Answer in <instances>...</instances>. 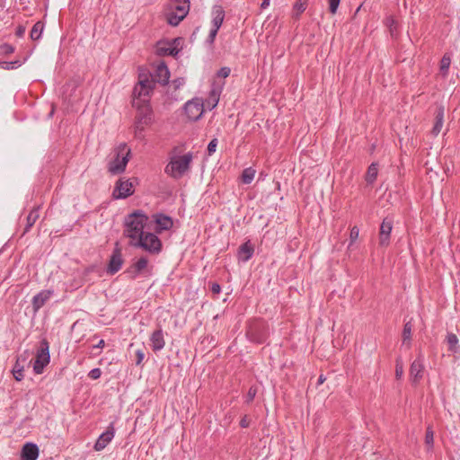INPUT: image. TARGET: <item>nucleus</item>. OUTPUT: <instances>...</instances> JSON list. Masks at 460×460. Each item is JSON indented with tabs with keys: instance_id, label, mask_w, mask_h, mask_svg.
I'll list each match as a JSON object with an SVG mask.
<instances>
[{
	"instance_id": "4be33fe9",
	"label": "nucleus",
	"mask_w": 460,
	"mask_h": 460,
	"mask_svg": "<svg viewBox=\"0 0 460 460\" xmlns=\"http://www.w3.org/2000/svg\"><path fill=\"white\" fill-rule=\"evenodd\" d=\"M39 456V447L36 444L26 443L21 452L22 460H37Z\"/></svg>"
},
{
	"instance_id": "58836bf2",
	"label": "nucleus",
	"mask_w": 460,
	"mask_h": 460,
	"mask_svg": "<svg viewBox=\"0 0 460 460\" xmlns=\"http://www.w3.org/2000/svg\"><path fill=\"white\" fill-rule=\"evenodd\" d=\"M256 394H257V387L254 385L251 386L246 394L245 402L247 404H250L254 400Z\"/></svg>"
},
{
	"instance_id": "79ce46f5",
	"label": "nucleus",
	"mask_w": 460,
	"mask_h": 460,
	"mask_svg": "<svg viewBox=\"0 0 460 460\" xmlns=\"http://www.w3.org/2000/svg\"><path fill=\"white\" fill-rule=\"evenodd\" d=\"M217 146V139L213 138L212 140H210V142L208 145V148H207L208 155H212L216 152Z\"/></svg>"
},
{
	"instance_id": "c03bdc74",
	"label": "nucleus",
	"mask_w": 460,
	"mask_h": 460,
	"mask_svg": "<svg viewBox=\"0 0 460 460\" xmlns=\"http://www.w3.org/2000/svg\"><path fill=\"white\" fill-rule=\"evenodd\" d=\"M0 49H1V52L4 55H9V54H12L14 52V48L8 43L2 44L0 46Z\"/></svg>"
},
{
	"instance_id": "e433bc0d",
	"label": "nucleus",
	"mask_w": 460,
	"mask_h": 460,
	"mask_svg": "<svg viewBox=\"0 0 460 460\" xmlns=\"http://www.w3.org/2000/svg\"><path fill=\"white\" fill-rule=\"evenodd\" d=\"M186 16H182V15H180L178 13H175L174 12H172L169 15H168V23L172 25V26H176L178 25Z\"/></svg>"
},
{
	"instance_id": "1a4fd4ad",
	"label": "nucleus",
	"mask_w": 460,
	"mask_h": 460,
	"mask_svg": "<svg viewBox=\"0 0 460 460\" xmlns=\"http://www.w3.org/2000/svg\"><path fill=\"white\" fill-rule=\"evenodd\" d=\"M151 270L148 268V259L146 256H141L136 261L131 263L124 271V274L130 280H135L140 275L150 274Z\"/></svg>"
},
{
	"instance_id": "cd10ccee",
	"label": "nucleus",
	"mask_w": 460,
	"mask_h": 460,
	"mask_svg": "<svg viewBox=\"0 0 460 460\" xmlns=\"http://www.w3.org/2000/svg\"><path fill=\"white\" fill-rule=\"evenodd\" d=\"M378 174V164L376 163H372L367 171L365 180L367 184H373L376 180Z\"/></svg>"
},
{
	"instance_id": "2eb2a0df",
	"label": "nucleus",
	"mask_w": 460,
	"mask_h": 460,
	"mask_svg": "<svg viewBox=\"0 0 460 460\" xmlns=\"http://www.w3.org/2000/svg\"><path fill=\"white\" fill-rule=\"evenodd\" d=\"M115 435V429L113 426V423H111L110 426L107 428L106 431L102 433L99 438H97L93 449L95 451H102L103 450L107 445L113 439Z\"/></svg>"
},
{
	"instance_id": "c85d7f7f",
	"label": "nucleus",
	"mask_w": 460,
	"mask_h": 460,
	"mask_svg": "<svg viewBox=\"0 0 460 460\" xmlns=\"http://www.w3.org/2000/svg\"><path fill=\"white\" fill-rule=\"evenodd\" d=\"M451 64V55L449 53H445L440 60L439 70L444 78H446L448 75V70Z\"/></svg>"
},
{
	"instance_id": "5fc2aeb1",
	"label": "nucleus",
	"mask_w": 460,
	"mask_h": 460,
	"mask_svg": "<svg viewBox=\"0 0 460 460\" xmlns=\"http://www.w3.org/2000/svg\"><path fill=\"white\" fill-rule=\"evenodd\" d=\"M270 0H262L261 4V9H266L269 7L270 5Z\"/></svg>"
},
{
	"instance_id": "f704fd0d",
	"label": "nucleus",
	"mask_w": 460,
	"mask_h": 460,
	"mask_svg": "<svg viewBox=\"0 0 460 460\" xmlns=\"http://www.w3.org/2000/svg\"><path fill=\"white\" fill-rule=\"evenodd\" d=\"M425 444L429 449L433 447L434 445V431L431 426H428L425 434Z\"/></svg>"
},
{
	"instance_id": "b1692460",
	"label": "nucleus",
	"mask_w": 460,
	"mask_h": 460,
	"mask_svg": "<svg viewBox=\"0 0 460 460\" xmlns=\"http://www.w3.org/2000/svg\"><path fill=\"white\" fill-rule=\"evenodd\" d=\"M171 8L175 13L186 16L190 10V0H171Z\"/></svg>"
},
{
	"instance_id": "c9c22d12",
	"label": "nucleus",
	"mask_w": 460,
	"mask_h": 460,
	"mask_svg": "<svg viewBox=\"0 0 460 460\" xmlns=\"http://www.w3.org/2000/svg\"><path fill=\"white\" fill-rule=\"evenodd\" d=\"M13 374L16 381H21L23 379V367L19 364L18 360L15 362Z\"/></svg>"
},
{
	"instance_id": "bb28decb",
	"label": "nucleus",
	"mask_w": 460,
	"mask_h": 460,
	"mask_svg": "<svg viewBox=\"0 0 460 460\" xmlns=\"http://www.w3.org/2000/svg\"><path fill=\"white\" fill-rule=\"evenodd\" d=\"M446 341H447L449 351H451L453 353H457L460 351L459 341H458L457 336L455 333H453V332L447 333Z\"/></svg>"
},
{
	"instance_id": "4d7b16f0",
	"label": "nucleus",
	"mask_w": 460,
	"mask_h": 460,
	"mask_svg": "<svg viewBox=\"0 0 460 460\" xmlns=\"http://www.w3.org/2000/svg\"><path fill=\"white\" fill-rule=\"evenodd\" d=\"M394 22V18H393V17H388V18L386 19V24H387V25H390V26H391Z\"/></svg>"
},
{
	"instance_id": "4c0bfd02",
	"label": "nucleus",
	"mask_w": 460,
	"mask_h": 460,
	"mask_svg": "<svg viewBox=\"0 0 460 460\" xmlns=\"http://www.w3.org/2000/svg\"><path fill=\"white\" fill-rule=\"evenodd\" d=\"M21 66V62L19 60L6 62V61H0V68L4 70H10L16 68Z\"/></svg>"
},
{
	"instance_id": "7c9ffc66",
	"label": "nucleus",
	"mask_w": 460,
	"mask_h": 460,
	"mask_svg": "<svg viewBox=\"0 0 460 460\" xmlns=\"http://www.w3.org/2000/svg\"><path fill=\"white\" fill-rule=\"evenodd\" d=\"M38 218L39 211L37 209L31 210L26 218V226L24 228V233H27L31 228V226L35 224Z\"/></svg>"
},
{
	"instance_id": "37998d69",
	"label": "nucleus",
	"mask_w": 460,
	"mask_h": 460,
	"mask_svg": "<svg viewBox=\"0 0 460 460\" xmlns=\"http://www.w3.org/2000/svg\"><path fill=\"white\" fill-rule=\"evenodd\" d=\"M329 3V11L331 13H336L338 7L340 5L341 0H328Z\"/></svg>"
},
{
	"instance_id": "5701e85b",
	"label": "nucleus",
	"mask_w": 460,
	"mask_h": 460,
	"mask_svg": "<svg viewBox=\"0 0 460 460\" xmlns=\"http://www.w3.org/2000/svg\"><path fill=\"white\" fill-rule=\"evenodd\" d=\"M444 106L439 105L435 111V123L431 130L432 135L438 136L440 133L444 124Z\"/></svg>"
},
{
	"instance_id": "f03ea898",
	"label": "nucleus",
	"mask_w": 460,
	"mask_h": 460,
	"mask_svg": "<svg viewBox=\"0 0 460 460\" xmlns=\"http://www.w3.org/2000/svg\"><path fill=\"white\" fill-rule=\"evenodd\" d=\"M147 221V216L141 210H137L125 218V229L123 234L130 239V246L131 243L136 242L140 238V236H143V234L146 233L144 231V228Z\"/></svg>"
},
{
	"instance_id": "603ef678",
	"label": "nucleus",
	"mask_w": 460,
	"mask_h": 460,
	"mask_svg": "<svg viewBox=\"0 0 460 460\" xmlns=\"http://www.w3.org/2000/svg\"><path fill=\"white\" fill-rule=\"evenodd\" d=\"M250 425V419L247 415H244L240 420V426L242 428H248Z\"/></svg>"
},
{
	"instance_id": "a18cd8bd",
	"label": "nucleus",
	"mask_w": 460,
	"mask_h": 460,
	"mask_svg": "<svg viewBox=\"0 0 460 460\" xmlns=\"http://www.w3.org/2000/svg\"><path fill=\"white\" fill-rule=\"evenodd\" d=\"M358 235L359 229L358 226H355L350 229L349 233L350 244H352L358 238Z\"/></svg>"
},
{
	"instance_id": "2f4dec72",
	"label": "nucleus",
	"mask_w": 460,
	"mask_h": 460,
	"mask_svg": "<svg viewBox=\"0 0 460 460\" xmlns=\"http://www.w3.org/2000/svg\"><path fill=\"white\" fill-rule=\"evenodd\" d=\"M43 23L41 22H37L31 31V33H30V36L32 40H37L40 38L41 36V33L43 31Z\"/></svg>"
},
{
	"instance_id": "6ab92c4d",
	"label": "nucleus",
	"mask_w": 460,
	"mask_h": 460,
	"mask_svg": "<svg viewBox=\"0 0 460 460\" xmlns=\"http://www.w3.org/2000/svg\"><path fill=\"white\" fill-rule=\"evenodd\" d=\"M155 222L156 224L155 232L161 234L163 231L169 230L173 226V221L171 217L159 213L154 215Z\"/></svg>"
},
{
	"instance_id": "aec40b11",
	"label": "nucleus",
	"mask_w": 460,
	"mask_h": 460,
	"mask_svg": "<svg viewBox=\"0 0 460 460\" xmlns=\"http://www.w3.org/2000/svg\"><path fill=\"white\" fill-rule=\"evenodd\" d=\"M150 342L152 349L155 352L160 351L165 346V341L164 337V332L161 327L154 331L150 336Z\"/></svg>"
},
{
	"instance_id": "8fccbe9b",
	"label": "nucleus",
	"mask_w": 460,
	"mask_h": 460,
	"mask_svg": "<svg viewBox=\"0 0 460 460\" xmlns=\"http://www.w3.org/2000/svg\"><path fill=\"white\" fill-rule=\"evenodd\" d=\"M210 290L213 294L218 295L221 292V287L218 283L213 282L211 283Z\"/></svg>"
},
{
	"instance_id": "9d476101",
	"label": "nucleus",
	"mask_w": 460,
	"mask_h": 460,
	"mask_svg": "<svg viewBox=\"0 0 460 460\" xmlns=\"http://www.w3.org/2000/svg\"><path fill=\"white\" fill-rule=\"evenodd\" d=\"M123 263L124 259L122 256L121 248L119 247V243H116L107 266V273L109 275L116 274L121 269Z\"/></svg>"
},
{
	"instance_id": "49530a36",
	"label": "nucleus",
	"mask_w": 460,
	"mask_h": 460,
	"mask_svg": "<svg viewBox=\"0 0 460 460\" xmlns=\"http://www.w3.org/2000/svg\"><path fill=\"white\" fill-rule=\"evenodd\" d=\"M230 73H231V69L227 66H224V67H221L217 71V75L218 77L226 78L229 76Z\"/></svg>"
},
{
	"instance_id": "0eeeda50",
	"label": "nucleus",
	"mask_w": 460,
	"mask_h": 460,
	"mask_svg": "<svg viewBox=\"0 0 460 460\" xmlns=\"http://www.w3.org/2000/svg\"><path fill=\"white\" fill-rule=\"evenodd\" d=\"M246 335L250 341L255 343H263L268 337V327L262 320H253L249 323Z\"/></svg>"
},
{
	"instance_id": "a19ab883",
	"label": "nucleus",
	"mask_w": 460,
	"mask_h": 460,
	"mask_svg": "<svg viewBox=\"0 0 460 460\" xmlns=\"http://www.w3.org/2000/svg\"><path fill=\"white\" fill-rule=\"evenodd\" d=\"M402 375H403V365H402L401 358H397L396 365H395V377L397 379H400V378H402Z\"/></svg>"
},
{
	"instance_id": "a878e982",
	"label": "nucleus",
	"mask_w": 460,
	"mask_h": 460,
	"mask_svg": "<svg viewBox=\"0 0 460 460\" xmlns=\"http://www.w3.org/2000/svg\"><path fill=\"white\" fill-rule=\"evenodd\" d=\"M308 5V0H296L292 7V18L298 21L301 14L306 10Z\"/></svg>"
},
{
	"instance_id": "f3484780",
	"label": "nucleus",
	"mask_w": 460,
	"mask_h": 460,
	"mask_svg": "<svg viewBox=\"0 0 460 460\" xmlns=\"http://www.w3.org/2000/svg\"><path fill=\"white\" fill-rule=\"evenodd\" d=\"M53 295L52 290L44 289L32 297L31 305L33 312L37 313L49 301Z\"/></svg>"
},
{
	"instance_id": "c756f323",
	"label": "nucleus",
	"mask_w": 460,
	"mask_h": 460,
	"mask_svg": "<svg viewBox=\"0 0 460 460\" xmlns=\"http://www.w3.org/2000/svg\"><path fill=\"white\" fill-rule=\"evenodd\" d=\"M219 102V92L216 89H212L209 94V97L207 99L206 105L209 110H213Z\"/></svg>"
},
{
	"instance_id": "6e6d98bb",
	"label": "nucleus",
	"mask_w": 460,
	"mask_h": 460,
	"mask_svg": "<svg viewBox=\"0 0 460 460\" xmlns=\"http://www.w3.org/2000/svg\"><path fill=\"white\" fill-rule=\"evenodd\" d=\"M104 345H105V341L103 340H101L94 347L102 349L104 347Z\"/></svg>"
},
{
	"instance_id": "39448f33",
	"label": "nucleus",
	"mask_w": 460,
	"mask_h": 460,
	"mask_svg": "<svg viewBox=\"0 0 460 460\" xmlns=\"http://www.w3.org/2000/svg\"><path fill=\"white\" fill-rule=\"evenodd\" d=\"M155 88V80L149 79L147 74L140 73L138 75V83L133 89V101H139L140 103L150 104L149 98Z\"/></svg>"
},
{
	"instance_id": "3c124183",
	"label": "nucleus",
	"mask_w": 460,
	"mask_h": 460,
	"mask_svg": "<svg viewBox=\"0 0 460 460\" xmlns=\"http://www.w3.org/2000/svg\"><path fill=\"white\" fill-rule=\"evenodd\" d=\"M136 358H137L136 364L137 365H140L141 362L143 361L144 358H145V354H144L143 350L137 349L136 351Z\"/></svg>"
},
{
	"instance_id": "7ed1b4c3",
	"label": "nucleus",
	"mask_w": 460,
	"mask_h": 460,
	"mask_svg": "<svg viewBox=\"0 0 460 460\" xmlns=\"http://www.w3.org/2000/svg\"><path fill=\"white\" fill-rule=\"evenodd\" d=\"M132 105L137 111L134 122L135 137L143 139L145 137L143 134L145 128L151 125L154 121V112L150 104L144 105L139 101H134Z\"/></svg>"
},
{
	"instance_id": "864d4df0",
	"label": "nucleus",
	"mask_w": 460,
	"mask_h": 460,
	"mask_svg": "<svg viewBox=\"0 0 460 460\" xmlns=\"http://www.w3.org/2000/svg\"><path fill=\"white\" fill-rule=\"evenodd\" d=\"M24 32H25V28L23 26H18L17 29H16L15 34L18 37H22Z\"/></svg>"
},
{
	"instance_id": "9b49d317",
	"label": "nucleus",
	"mask_w": 460,
	"mask_h": 460,
	"mask_svg": "<svg viewBox=\"0 0 460 460\" xmlns=\"http://www.w3.org/2000/svg\"><path fill=\"white\" fill-rule=\"evenodd\" d=\"M184 111L190 120L196 121L203 114L204 103L199 99L188 101L184 105Z\"/></svg>"
},
{
	"instance_id": "393cba45",
	"label": "nucleus",
	"mask_w": 460,
	"mask_h": 460,
	"mask_svg": "<svg viewBox=\"0 0 460 460\" xmlns=\"http://www.w3.org/2000/svg\"><path fill=\"white\" fill-rule=\"evenodd\" d=\"M212 28L219 30L225 19V11L223 7L220 5H215L212 9Z\"/></svg>"
},
{
	"instance_id": "09e8293b",
	"label": "nucleus",
	"mask_w": 460,
	"mask_h": 460,
	"mask_svg": "<svg viewBox=\"0 0 460 460\" xmlns=\"http://www.w3.org/2000/svg\"><path fill=\"white\" fill-rule=\"evenodd\" d=\"M184 83H185L184 78L179 77V78L172 80V84L174 90H178L184 84Z\"/></svg>"
},
{
	"instance_id": "4468645a",
	"label": "nucleus",
	"mask_w": 460,
	"mask_h": 460,
	"mask_svg": "<svg viewBox=\"0 0 460 460\" xmlns=\"http://www.w3.org/2000/svg\"><path fill=\"white\" fill-rule=\"evenodd\" d=\"M394 221L390 217H385L380 226L379 244L381 246H388L390 243V235L393 230Z\"/></svg>"
},
{
	"instance_id": "13d9d810",
	"label": "nucleus",
	"mask_w": 460,
	"mask_h": 460,
	"mask_svg": "<svg viewBox=\"0 0 460 460\" xmlns=\"http://www.w3.org/2000/svg\"><path fill=\"white\" fill-rule=\"evenodd\" d=\"M324 381H325V377L323 376V375H320L318 377V385L323 384Z\"/></svg>"
},
{
	"instance_id": "f257e3e1",
	"label": "nucleus",
	"mask_w": 460,
	"mask_h": 460,
	"mask_svg": "<svg viewBox=\"0 0 460 460\" xmlns=\"http://www.w3.org/2000/svg\"><path fill=\"white\" fill-rule=\"evenodd\" d=\"M180 148L175 146L169 153V162L164 168V172L174 180L183 177L190 170L193 161V153L188 152L179 155Z\"/></svg>"
},
{
	"instance_id": "473e14b6",
	"label": "nucleus",
	"mask_w": 460,
	"mask_h": 460,
	"mask_svg": "<svg viewBox=\"0 0 460 460\" xmlns=\"http://www.w3.org/2000/svg\"><path fill=\"white\" fill-rule=\"evenodd\" d=\"M411 329L412 325L410 322H408L404 324L402 330V343H408V346H410L411 340Z\"/></svg>"
},
{
	"instance_id": "412c9836",
	"label": "nucleus",
	"mask_w": 460,
	"mask_h": 460,
	"mask_svg": "<svg viewBox=\"0 0 460 460\" xmlns=\"http://www.w3.org/2000/svg\"><path fill=\"white\" fill-rule=\"evenodd\" d=\"M253 253L254 246L252 244L250 240H247L238 248V261L246 262L252 257Z\"/></svg>"
},
{
	"instance_id": "f8f14e48",
	"label": "nucleus",
	"mask_w": 460,
	"mask_h": 460,
	"mask_svg": "<svg viewBox=\"0 0 460 460\" xmlns=\"http://www.w3.org/2000/svg\"><path fill=\"white\" fill-rule=\"evenodd\" d=\"M134 193L133 183L129 180L117 181L112 196L115 199H126Z\"/></svg>"
},
{
	"instance_id": "423d86ee",
	"label": "nucleus",
	"mask_w": 460,
	"mask_h": 460,
	"mask_svg": "<svg viewBox=\"0 0 460 460\" xmlns=\"http://www.w3.org/2000/svg\"><path fill=\"white\" fill-rule=\"evenodd\" d=\"M131 246L135 248H141L152 255H156L161 252L163 243L155 234L146 232L136 242L131 243Z\"/></svg>"
},
{
	"instance_id": "ddd939ff",
	"label": "nucleus",
	"mask_w": 460,
	"mask_h": 460,
	"mask_svg": "<svg viewBox=\"0 0 460 460\" xmlns=\"http://www.w3.org/2000/svg\"><path fill=\"white\" fill-rule=\"evenodd\" d=\"M149 79H154L155 84L159 83L162 85H166L170 79V71L164 62L157 65L154 75L147 74Z\"/></svg>"
},
{
	"instance_id": "6e6552de",
	"label": "nucleus",
	"mask_w": 460,
	"mask_h": 460,
	"mask_svg": "<svg viewBox=\"0 0 460 460\" xmlns=\"http://www.w3.org/2000/svg\"><path fill=\"white\" fill-rule=\"evenodd\" d=\"M49 343L47 339L40 341V349L37 350L36 359L33 363V371L40 375L43 372L45 367L49 363Z\"/></svg>"
},
{
	"instance_id": "a211bd4d",
	"label": "nucleus",
	"mask_w": 460,
	"mask_h": 460,
	"mask_svg": "<svg viewBox=\"0 0 460 460\" xmlns=\"http://www.w3.org/2000/svg\"><path fill=\"white\" fill-rule=\"evenodd\" d=\"M173 42H162L159 41L156 45L155 54L159 57L172 56L175 57L179 53V49L173 46Z\"/></svg>"
},
{
	"instance_id": "dca6fc26",
	"label": "nucleus",
	"mask_w": 460,
	"mask_h": 460,
	"mask_svg": "<svg viewBox=\"0 0 460 460\" xmlns=\"http://www.w3.org/2000/svg\"><path fill=\"white\" fill-rule=\"evenodd\" d=\"M424 365L423 358L420 355L411 365L410 376L413 385H417L423 377Z\"/></svg>"
},
{
	"instance_id": "20e7f679",
	"label": "nucleus",
	"mask_w": 460,
	"mask_h": 460,
	"mask_svg": "<svg viewBox=\"0 0 460 460\" xmlns=\"http://www.w3.org/2000/svg\"><path fill=\"white\" fill-rule=\"evenodd\" d=\"M114 158L108 164V171L111 174L116 175L125 172L131 155V149L126 143H120L114 149Z\"/></svg>"
},
{
	"instance_id": "72a5a7b5",
	"label": "nucleus",
	"mask_w": 460,
	"mask_h": 460,
	"mask_svg": "<svg viewBox=\"0 0 460 460\" xmlns=\"http://www.w3.org/2000/svg\"><path fill=\"white\" fill-rule=\"evenodd\" d=\"M255 175V171L252 168H246L242 172V181L245 184H249L252 181Z\"/></svg>"
},
{
	"instance_id": "ea45409f",
	"label": "nucleus",
	"mask_w": 460,
	"mask_h": 460,
	"mask_svg": "<svg viewBox=\"0 0 460 460\" xmlns=\"http://www.w3.org/2000/svg\"><path fill=\"white\" fill-rule=\"evenodd\" d=\"M217 32H218V30H216L213 28L209 31V34L206 40V44H208L210 48H212L214 45Z\"/></svg>"
},
{
	"instance_id": "de8ad7c7",
	"label": "nucleus",
	"mask_w": 460,
	"mask_h": 460,
	"mask_svg": "<svg viewBox=\"0 0 460 460\" xmlns=\"http://www.w3.org/2000/svg\"><path fill=\"white\" fill-rule=\"evenodd\" d=\"M101 375H102V370L98 367L92 369L88 373V376L93 380H96V379L100 378Z\"/></svg>"
}]
</instances>
